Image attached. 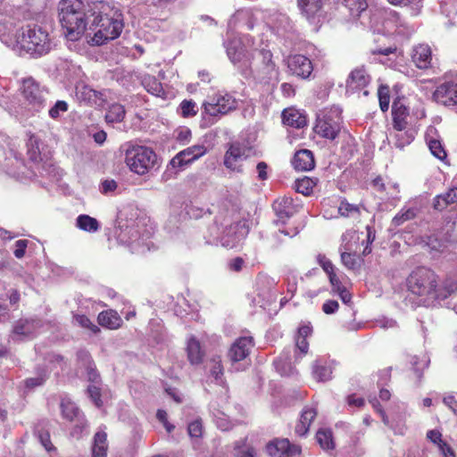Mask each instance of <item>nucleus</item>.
I'll return each instance as SVG.
<instances>
[{
    "label": "nucleus",
    "mask_w": 457,
    "mask_h": 457,
    "mask_svg": "<svg viewBox=\"0 0 457 457\" xmlns=\"http://www.w3.org/2000/svg\"><path fill=\"white\" fill-rule=\"evenodd\" d=\"M407 287L419 297L420 303L434 305L457 293V277L447 276L439 280L434 270L418 267L407 278Z\"/></svg>",
    "instance_id": "nucleus-1"
},
{
    "label": "nucleus",
    "mask_w": 457,
    "mask_h": 457,
    "mask_svg": "<svg viewBox=\"0 0 457 457\" xmlns=\"http://www.w3.org/2000/svg\"><path fill=\"white\" fill-rule=\"evenodd\" d=\"M95 30L91 41L102 46L120 37L124 28L123 16L120 9L100 1L87 4V24Z\"/></svg>",
    "instance_id": "nucleus-2"
},
{
    "label": "nucleus",
    "mask_w": 457,
    "mask_h": 457,
    "mask_svg": "<svg viewBox=\"0 0 457 457\" xmlns=\"http://www.w3.org/2000/svg\"><path fill=\"white\" fill-rule=\"evenodd\" d=\"M86 9L82 0H61L59 20L70 41L79 40L86 31Z\"/></svg>",
    "instance_id": "nucleus-3"
},
{
    "label": "nucleus",
    "mask_w": 457,
    "mask_h": 457,
    "mask_svg": "<svg viewBox=\"0 0 457 457\" xmlns=\"http://www.w3.org/2000/svg\"><path fill=\"white\" fill-rule=\"evenodd\" d=\"M16 46L34 58L41 57L52 49V40L46 29L33 24L16 33Z\"/></svg>",
    "instance_id": "nucleus-4"
},
{
    "label": "nucleus",
    "mask_w": 457,
    "mask_h": 457,
    "mask_svg": "<svg viewBox=\"0 0 457 457\" xmlns=\"http://www.w3.org/2000/svg\"><path fill=\"white\" fill-rule=\"evenodd\" d=\"M254 61L255 63L251 66V73L258 83L271 86L278 83L279 71L272 61V53L270 50L257 51Z\"/></svg>",
    "instance_id": "nucleus-5"
},
{
    "label": "nucleus",
    "mask_w": 457,
    "mask_h": 457,
    "mask_svg": "<svg viewBox=\"0 0 457 457\" xmlns=\"http://www.w3.org/2000/svg\"><path fill=\"white\" fill-rule=\"evenodd\" d=\"M18 140L6 137L0 146V168L9 176L19 178L24 174L25 163L18 151Z\"/></svg>",
    "instance_id": "nucleus-6"
},
{
    "label": "nucleus",
    "mask_w": 457,
    "mask_h": 457,
    "mask_svg": "<svg viewBox=\"0 0 457 457\" xmlns=\"http://www.w3.org/2000/svg\"><path fill=\"white\" fill-rule=\"evenodd\" d=\"M342 128V110L338 106H332L318 114L314 131L321 137L334 140L341 132Z\"/></svg>",
    "instance_id": "nucleus-7"
},
{
    "label": "nucleus",
    "mask_w": 457,
    "mask_h": 457,
    "mask_svg": "<svg viewBox=\"0 0 457 457\" xmlns=\"http://www.w3.org/2000/svg\"><path fill=\"white\" fill-rule=\"evenodd\" d=\"M454 222L448 221L439 230L426 235L420 238L423 248L430 252L444 253L449 247L457 243V237L453 233Z\"/></svg>",
    "instance_id": "nucleus-8"
},
{
    "label": "nucleus",
    "mask_w": 457,
    "mask_h": 457,
    "mask_svg": "<svg viewBox=\"0 0 457 457\" xmlns=\"http://www.w3.org/2000/svg\"><path fill=\"white\" fill-rule=\"evenodd\" d=\"M139 227L140 221L134 220H124L122 214L118 216L115 236L120 244L130 246L132 253L141 252V248L145 245L144 238L140 235Z\"/></svg>",
    "instance_id": "nucleus-9"
},
{
    "label": "nucleus",
    "mask_w": 457,
    "mask_h": 457,
    "mask_svg": "<svg viewBox=\"0 0 457 457\" xmlns=\"http://www.w3.org/2000/svg\"><path fill=\"white\" fill-rule=\"evenodd\" d=\"M157 162L155 153L146 146H133L126 152V163L129 169L139 175H144L154 168Z\"/></svg>",
    "instance_id": "nucleus-10"
},
{
    "label": "nucleus",
    "mask_w": 457,
    "mask_h": 457,
    "mask_svg": "<svg viewBox=\"0 0 457 457\" xmlns=\"http://www.w3.org/2000/svg\"><path fill=\"white\" fill-rule=\"evenodd\" d=\"M209 230L213 240L219 241L222 246L229 249L238 246L247 234L245 228L241 223H232L227 226L221 233L219 232L220 228L217 224L211 226Z\"/></svg>",
    "instance_id": "nucleus-11"
},
{
    "label": "nucleus",
    "mask_w": 457,
    "mask_h": 457,
    "mask_svg": "<svg viewBox=\"0 0 457 457\" xmlns=\"http://www.w3.org/2000/svg\"><path fill=\"white\" fill-rule=\"evenodd\" d=\"M21 90L30 110L39 112L46 106L48 91L41 87L33 78L24 79Z\"/></svg>",
    "instance_id": "nucleus-12"
},
{
    "label": "nucleus",
    "mask_w": 457,
    "mask_h": 457,
    "mask_svg": "<svg viewBox=\"0 0 457 457\" xmlns=\"http://www.w3.org/2000/svg\"><path fill=\"white\" fill-rule=\"evenodd\" d=\"M237 107V99L226 92H219L204 102L203 108L210 116L225 115Z\"/></svg>",
    "instance_id": "nucleus-13"
},
{
    "label": "nucleus",
    "mask_w": 457,
    "mask_h": 457,
    "mask_svg": "<svg viewBox=\"0 0 457 457\" xmlns=\"http://www.w3.org/2000/svg\"><path fill=\"white\" fill-rule=\"evenodd\" d=\"M87 381L92 385L87 386V395L90 400L97 408L104 406L110 398V392L102 384L100 375L96 370L93 361L87 359Z\"/></svg>",
    "instance_id": "nucleus-14"
},
{
    "label": "nucleus",
    "mask_w": 457,
    "mask_h": 457,
    "mask_svg": "<svg viewBox=\"0 0 457 457\" xmlns=\"http://www.w3.org/2000/svg\"><path fill=\"white\" fill-rule=\"evenodd\" d=\"M251 149L239 142L230 144L224 157V164L228 169L240 171V163L250 154Z\"/></svg>",
    "instance_id": "nucleus-15"
},
{
    "label": "nucleus",
    "mask_w": 457,
    "mask_h": 457,
    "mask_svg": "<svg viewBox=\"0 0 457 457\" xmlns=\"http://www.w3.org/2000/svg\"><path fill=\"white\" fill-rule=\"evenodd\" d=\"M207 148L203 144L194 145L178 153L170 162L171 168H182L204 155Z\"/></svg>",
    "instance_id": "nucleus-16"
},
{
    "label": "nucleus",
    "mask_w": 457,
    "mask_h": 457,
    "mask_svg": "<svg viewBox=\"0 0 457 457\" xmlns=\"http://www.w3.org/2000/svg\"><path fill=\"white\" fill-rule=\"evenodd\" d=\"M266 450L270 457H294L301 453V447L291 444L288 439H275L270 442Z\"/></svg>",
    "instance_id": "nucleus-17"
},
{
    "label": "nucleus",
    "mask_w": 457,
    "mask_h": 457,
    "mask_svg": "<svg viewBox=\"0 0 457 457\" xmlns=\"http://www.w3.org/2000/svg\"><path fill=\"white\" fill-rule=\"evenodd\" d=\"M41 321L37 319H21L17 320L12 331V339L22 341L32 337L41 327Z\"/></svg>",
    "instance_id": "nucleus-18"
},
{
    "label": "nucleus",
    "mask_w": 457,
    "mask_h": 457,
    "mask_svg": "<svg viewBox=\"0 0 457 457\" xmlns=\"http://www.w3.org/2000/svg\"><path fill=\"white\" fill-rule=\"evenodd\" d=\"M435 101L445 106L457 104V83L447 81L439 85L433 94Z\"/></svg>",
    "instance_id": "nucleus-19"
},
{
    "label": "nucleus",
    "mask_w": 457,
    "mask_h": 457,
    "mask_svg": "<svg viewBox=\"0 0 457 457\" xmlns=\"http://www.w3.org/2000/svg\"><path fill=\"white\" fill-rule=\"evenodd\" d=\"M287 68L293 75L302 79L309 78L313 70L310 59L302 54L289 56Z\"/></svg>",
    "instance_id": "nucleus-20"
},
{
    "label": "nucleus",
    "mask_w": 457,
    "mask_h": 457,
    "mask_svg": "<svg viewBox=\"0 0 457 457\" xmlns=\"http://www.w3.org/2000/svg\"><path fill=\"white\" fill-rule=\"evenodd\" d=\"M371 81V77L363 65L353 69L345 83L347 92H354L365 88Z\"/></svg>",
    "instance_id": "nucleus-21"
},
{
    "label": "nucleus",
    "mask_w": 457,
    "mask_h": 457,
    "mask_svg": "<svg viewBox=\"0 0 457 457\" xmlns=\"http://www.w3.org/2000/svg\"><path fill=\"white\" fill-rule=\"evenodd\" d=\"M253 346L252 337H242L231 345L228 356L232 363L245 360Z\"/></svg>",
    "instance_id": "nucleus-22"
},
{
    "label": "nucleus",
    "mask_w": 457,
    "mask_h": 457,
    "mask_svg": "<svg viewBox=\"0 0 457 457\" xmlns=\"http://www.w3.org/2000/svg\"><path fill=\"white\" fill-rule=\"evenodd\" d=\"M385 28L386 34H405L413 31L395 11H385Z\"/></svg>",
    "instance_id": "nucleus-23"
},
{
    "label": "nucleus",
    "mask_w": 457,
    "mask_h": 457,
    "mask_svg": "<svg viewBox=\"0 0 457 457\" xmlns=\"http://www.w3.org/2000/svg\"><path fill=\"white\" fill-rule=\"evenodd\" d=\"M392 115L395 130H403L407 129L409 123L407 119L410 117V110L402 100L397 99L394 101Z\"/></svg>",
    "instance_id": "nucleus-24"
},
{
    "label": "nucleus",
    "mask_w": 457,
    "mask_h": 457,
    "mask_svg": "<svg viewBox=\"0 0 457 457\" xmlns=\"http://www.w3.org/2000/svg\"><path fill=\"white\" fill-rule=\"evenodd\" d=\"M272 207L278 217L276 223L279 221L284 224L286 220L291 218L296 212L293 204V199L287 196L277 199L273 203Z\"/></svg>",
    "instance_id": "nucleus-25"
},
{
    "label": "nucleus",
    "mask_w": 457,
    "mask_h": 457,
    "mask_svg": "<svg viewBox=\"0 0 457 457\" xmlns=\"http://www.w3.org/2000/svg\"><path fill=\"white\" fill-rule=\"evenodd\" d=\"M292 164L297 170L306 171L314 168L315 162L312 151L303 149L295 153Z\"/></svg>",
    "instance_id": "nucleus-26"
},
{
    "label": "nucleus",
    "mask_w": 457,
    "mask_h": 457,
    "mask_svg": "<svg viewBox=\"0 0 457 457\" xmlns=\"http://www.w3.org/2000/svg\"><path fill=\"white\" fill-rule=\"evenodd\" d=\"M367 17L369 19V28L378 34H386L385 28V11H376L371 13V11L367 10V14H363L361 19Z\"/></svg>",
    "instance_id": "nucleus-27"
},
{
    "label": "nucleus",
    "mask_w": 457,
    "mask_h": 457,
    "mask_svg": "<svg viewBox=\"0 0 457 457\" xmlns=\"http://www.w3.org/2000/svg\"><path fill=\"white\" fill-rule=\"evenodd\" d=\"M282 121L285 125L296 129L303 128L307 124L306 117L294 109H286L283 111Z\"/></svg>",
    "instance_id": "nucleus-28"
},
{
    "label": "nucleus",
    "mask_w": 457,
    "mask_h": 457,
    "mask_svg": "<svg viewBox=\"0 0 457 457\" xmlns=\"http://www.w3.org/2000/svg\"><path fill=\"white\" fill-rule=\"evenodd\" d=\"M412 61L419 69H427L431 61V50L428 46L420 45L414 48Z\"/></svg>",
    "instance_id": "nucleus-29"
},
{
    "label": "nucleus",
    "mask_w": 457,
    "mask_h": 457,
    "mask_svg": "<svg viewBox=\"0 0 457 457\" xmlns=\"http://www.w3.org/2000/svg\"><path fill=\"white\" fill-rule=\"evenodd\" d=\"M97 320L101 326L110 329L120 328L122 322L118 312L112 310L100 312L97 317Z\"/></svg>",
    "instance_id": "nucleus-30"
},
{
    "label": "nucleus",
    "mask_w": 457,
    "mask_h": 457,
    "mask_svg": "<svg viewBox=\"0 0 457 457\" xmlns=\"http://www.w3.org/2000/svg\"><path fill=\"white\" fill-rule=\"evenodd\" d=\"M107 450V435L104 431H98L94 436L92 457H106Z\"/></svg>",
    "instance_id": "nucleus-31"
},
{
    "label": "nucleus",
    "mask_w": 457,
    "mask_h": 457,
    "mask_svg": "<svg viewBox=\"0 0 457 457\" xmlns=\"http://www.w3.org/2000/svg\"><path fill=\"white\" fill-rule=\"evenodd\" d=\"M187 358L191 364H199L203 361L204 352L200 342L195 337H191L187 345Z\"/></svg>",
    "instance_id": "nucleus-32"
},
{
    "label": "nucleus",
    "mask_w": 457,
    "mask_h": 457,
    "mask_svg": "<svg viewBox=\"0 0 457 457\" xmlns=\"http://www.w3.org/2000/svg\"><path fill=\"white\" fill-rule=\"evenodd\" d=\"M457 203V187H452L447 192L437 195L434 199V208L443 211L449 204Z\"/></svg>",
    "instance_id": "nucleus-33"
},
{
    "label": "nucleus",
    "mask_w": 457,
    "mask_h": 457,
    "mask_svg": "<svg viewBox=\"0 0 457 457\" xmlns=\"http://www.w3.org/2000/svg\"><path fill=\"white\" fill-rule=\"evenodd\" d=\"M342 4L348 9L349 13L353 17L361 18L363 14H367L368 3L367 0H340Z\"/></svg>",
    "instance_id": "nucleus-34"
},
{
    "label": "nucleus",
    "mask_w": 457,
    "mask_h": 457,
    "mask_svg": "<svg viewBox=\"0 0 457 457\" xmlns=\"http://www.w3.org/2000/svg\"><path fill=\"white\" fill-rule=\"evenodd\" d=\"M227 54L233 63L240 62L245 57V51L237 40H231L228 43Z\"/></svg>",
    "instance_id": "nucleus-35"
},
{
    "label": "nucleus",
    "mask_w": 457,
    "mask_h": 457,
    "mask_svg": "<svg viewBox=\"0 0 457 457\" xmlns=\"http://www.w3.org/2000/svg\"><path fill=\"white\" fill-rule=\"evenodd\" d=\"M332 369L330 366L317 360L312 366V375L317 381H328L331 378Z\"/></svg>",
    "instance_id": "nucleus-36"
},
{
    "label": "nucleus",
    "mask_w": 457,
    "mask_h": 457,
    "mask_svg": "<svg viewBox=\"0 0 457 457\" xmlns=\"http://www.w3.org/2000/svg\"><path fill=\"white\" fill-rule=\"evenodd\" d=\"M60 407L62 417L70 421H73L80 413L76 403L70 399H62Z\"/></svg>",
    "instance_id": "nucleus-37"
},
{
    "label": "nucleus",
    "mask_w": 457,
    "mask_h": 457,
    "mask_svg": "<svg viewBox=\"0 0 457 457\" xmlns=\"http://www.w3.org/2000/svg\"><path fill=\"white\" fill-rule=\"evenodd\" d=\"M394 137V145L395 147L403 149L405 145H410L413 141L415 137V131L413 129H406L403 130H396Z\"/></svg>",
    "instance_id": "nucleus-38"
},
{
    "label": "nucleus",
    "mask_w": 457,
    "mask_h": 457,
    "mask_svg": "<svg viewBox=\"0 0 457 457\" xmlns=\"http://www.w3.org/2000/svg\"><path fill=\"white\" fill-rule=\"evenodd\" d=\"M142 85L150 94L159 96L163 93L162 83L154 76L146 75L142 79Z\"/></svg>",
    "instance_id": "nucleus-39"
},
{
    "label": "nucleus",
    "mask_w": 457,
    "mask_h": 457,
    "mask_svg": "<svg viewBox=\"0 0 457 457\" xmlns=\"http://www.w3.org/2000/svg\"><path fill=\"white\" fill-rule=\"evenodd\" d=\"M124 106L120 104H112L107 113L105 114V120L107 123L121 122L125 117Z\"/></svg>",
    "instance_id": "nucleus-40"
},
{
    "label": "nucleus",
    "mask_w": 457,
    "mask_h": 457,
    "mask_svg": "<svg viewBox=\"0 0 457 457\" xmlns=\"http://www.w3.org/2000/svg\"><path fill=\"white\" fill-rule=\"evenodd\" d=\"M298 5L308 17H312L320 11L323 0H298Z\"/></svg>",
    "instance_id": "nucleus-41"
},
{
    "label": "nucleus",
    "mask_w": 457,
    "mask_h": 457,
    "mask_svg": "<svg viewBox=\"0 0 457 457\" xmlns=\"http://www.w3.org/2000/svg\"><path fill=\"white\" fill-rule=\"evenodd\" d=\"M345 252L341 253V261L343 264L349 270H358L361 263L362 259L354 253H347L348 247L345 246Z\"/></svg>",
    "instance_id": "nucleus-42"
},
{
    "label": "nucleus",
    "mask_w": 457,
    "mask_h": 457,
    "mask_svg": "<svg viewBox=\"0 0 457 457\" xmlns=\"http://www.w3.org/2000/svg\"><path fill=\"white\" fill-rule=\"evenodd\" d=\"M316 439L320 447L324 450L334 449L332 432L330 429L320 428L316 434Z\"/></svg>",
    "instance_id": "nucleus-43"
},
{
    "label": "nucleus",
    "mask_w": 457,
    "mask_h": 457,
    "mask_svg": "<svg viewBox=\"0 0 457 457\" xmlns=\"http://www.w3.org/2000/svg\"><path fill=\"white\" fill-rule=\"evenodd\" d=\"M210 410L216 420L217 426L221 430H228L229 428V425L225 418L226 414L223 411L220 410L218 403L215 401L211 402Z\"/></svg>",
    "instance_id": "nucleus-44"
},
{
    "label": "nucleus",
    "mask_w": 457,
    "mask_h": 457,
    "mask_svg": "<svg viewBox=\"0 0 457 457\" xmlns=\"http://www.w3.org/2000/svg\"><path fill=\"white\" fill-rule=\"evenodd\" d=\"M233 19L238 22H242L247 29H252L254 27L253 15L249 9L238 10L234 14Z\"/></svg>",
    "instance_id": "nucleus-45"
},
{
    "label": "nucleus",
    "mask_w": 457,
    "mask_h": 457,
    "mask_svg": "<svg viewBox=\"0 0 457 457\" xmlns=\"http://www.w3.org/2000/svg\"><path fill=\"white\" fill-rule=\"evenodd\" d=\"M316 185V180L310 179L308 177H303V179H299L295 180V188L296 192L301 193L304 195H309Z\"/></svg>",
    "instance_id": "nucleus-46"
},
{
    "label": "nucleus",
    "mask_w": 457,
    "mask_h": 457,
    "mask_svg": "<svg viewBox=\"0 0 457 457\" xmlns=\"http://www.w3.org/2000/svg\"><path fill=\"white\" fill-rule=\"evenodd\" d=\"M28 154L32 162L41 161V154L39 149L38 139L34 136L30 135L27 143Z\"/></svg>",
    "instance_id": "nucleus-47"
},
{
    "label": "nucleus",
    "mask_w": 457,
    "mask_h": 457,
    "mask_svg": "<svg viewBox=\"0 0 457 457\" xmlns=\"http://www.w3.org/2000/svg\"><path fill=\"white\" fill-rule=\"evenodd\" d=\"M106 99L101 92L94 89L87 90V105L94 106L96 109H100L104 106Z\"/></svg>",
    "instance_id": "nucleus-48"
},
{
    "label": "nucleus",
    "mask_w": 457,
    "mask_h": 457,
    "mask_svg": "<svg viewBox=\"0 0 457 457\" xmlns=\"http://www.w3.org/2000/svg\"><path fill=\"white\" fill-rule=\"evenodd\" d=\"M415 216H416V211L412 208L402 210L399 213H397L394 217V219L392 220V224L395 227L401 226L403 223L413 219Z\"/></svg>",
    "instance_id": "nucleus-49"
},
{
    "label": "nucleus",
    "mask_w": 457,
    "mask_h": 457,
    "mask_svg": "<svg viewBox=\"0 0 457 457\" xmlns=\"http://www.w3.org/2000/svg\"><path fill=\"white\" fill-rule=\"evenodd\" d=\"M211 376L214 378V381L218 385H221L223 383L221 377L223 375V368L221 365L220 359L213 358L212 360V367L210 369Z\"/></svg>",
    "instance_id": "nucleus-50"
},
{
    "label": "nucleus",
    "mask_w": 457,
    "mask_h": 457,
    "mask_svg": "<svg viewBox=\"0 0 457 457\" xmlns=\"http://www.w3.org/2000/svg\"><path fill=\"white\" fill-rule=\"evenodd\" d=\"M428 145L431 154L435 157L438 158L439 160H444L446 158V152L439 140L430 139Z\"/></svg>",
    "instance_id": "nucleus-51"
},
{
    "label": "nucleus",
    "mask_w": 457,
    "mask_h": 457,
    "mask_svg": "<svg viewBox=\"0 0 457 457\" xmlns=\"http://www.w3.org/2000/svg\"><path fill=\"white\" fill-rule=\"evenodd\" d=\"M378 95L381 111L386 112L390 102L389 87L387 86H380L378 90Z\"/></svg>",
    "instance_id": "nucleus-52"
},
{
    "label": "nucleus",
    "mask_w": 457,
    "mask_h": 457,
    "mask_svg": "<svg viewBox=\"0 0 457 457\" xmlns=\"http://www.w3.org/2000/svg\"><path fill=\"white\" fill-rule=\"evenodd\" d=\"M68 104L65 101L58 100L56 103L49 109L48 114L49 116L56 120L58 119L61 114L66 112L68 111Z\"/></svg>",
    "instance_id": "nucleus-53"
},
{
    "label": "nucleus",
    "mask_w": 457,
    "mask_h": 457,
    "mask_svg": "<svg viewBox=\"0 0 457 457\" xmlns=\"http://www.w3.org/2000/svg\"><path fill=\"white\" fill-rule=\"evenodd\" d=\"M181 115L185 118L196 114V104L193 100H183L179 105Z\"/></svg>",
    "instance_id": "nucleus-54"
},
{
    "label": "nucleus",
    "mask_w": 457,
    "mask_h": 457,
    "mask_svg": "<svg viewBox=\"0 0 457 457\" xmlns=\"http://www.w3.org/2000/svg\"><path fill=\"white\" fill-rule=\"evenodd\" d=\"M36 433L39 442L48 453L56 451V448L51 443L50 435L47 431L37 430Z\"/></svg>",
    "instance_id": "nucleus-55"
},
{
    "label": "nucleus",
    "mask_w": 457,
    "mask_h": 457,
    "mask_svg": "<svg viewBox=\"0 0 457 457\" xmlns=\"http://www.w3.org/2000/svg\"><path fill=\"white\" fill-rule=\"evenodd\" d=\"M358 212L359 208L356 205L351 204L345 201H342L338 207V212L341 216L344 217H349L353 213H357Z\"/></svg>",
    "instance_id": "nucleus-56"
},
{
    "label": "nucleus",
    "mask_w": 457,
    "mask_h": 457,
    "mask_svg": "<svg viewBox=\"0 0 457 457\" xmlns=\"http://www.w3.org/2000/svg\"><path fill=\"white\" fill-rule=\"evenodd\" d=\"M188 434L191 437H200L203 433V425L200 420H195L188 424Z\"/></svg>",
    "instance_id": "nucleus-57"
},
{
    "label": "nucleus",
    "mask_w": 457,
    "mask_h": 457,
    "mask_svg": "<svg viewBox=\"0 0 457 457\" xmlns=\"http://www.w3.org/2000/svg\"><path fill=\"white\" fill-rule=\"evenodd\" d=\"M317 415V411L313 408L306 407L303 410L301 413L300 420L305 423L307 426H311L312 420L315 419Z\"/></svg>",
    "instance_id": "nucleus-58"
},
{
    "label": "nucleus",
    "mask_w": 457,
    "mask_h": 457,
    "mask_svg": "<svg viewBox=\"0 0 457 457\" xmlns=\"http://www.w3.org/2000/svg\"><path fill=\"white\" fill-rule=\"evenodd\" d=\"M47 378V375L46 372L40 373L36 378H29L25 380V385L29 388H34L36 386H39L45 383Z\"/></svg>",
    "instance_id": "nucleus-59"
},
{
    "label": "nucleus",
    "mask_w": 457,
    "mask_h": 457,
    "mask_svg": "<svg viewBox=\"0 0 457 457\" xmlns=\"http://www.w3.org/2000/svg\"><path fill=\"white\" fill-rule=\"evenodd\" d=\"M28 243L29 241L26 239H20L15 242L13 254L16 258L21 259L24 256Z\"/></svg>",
    "instance_id": "nucleus-60"
},
{
    "label": "nucleus",
    "mask_w": 457,
    "mask_h": 457,
    "mask_svg": "<svg viewBox=\"0 0 457 457\" xmlns=\"http://www.w3.org/2000/svg\"><path fill=\"white\" fill-rule=\"evenodd\" d=\"M421 0H388L389 3H391L392 4H403L404 6H407V5H410V4H413L415 7L413 8L414 9V12H412L413 15H416L419 13L420 10V3Z\"/></svg>",
    "instance_id": "nucleus-61"
},
{
    "label": "nucleus",
    "mask_w": 457,
    "mask_h": 457,
    "mask_svg": "<svg viewBox=\"0 0 457 457\" xmlns=\"http://www.w3.org/2000/svg\"><path fill=\"white\" fill-rule=\"evenodd\" d=\"M318 261H319V263L320 264V266L322 267V269L324 270V271L328 275H330L331 273L335 272L334 265L328 259L326 258L325 255L320 254L318 256Z\"/></svg>",
    "instance_id": "nucleus-62"
},
{
    "label": "nucleus",
    "mask_w": 457,
    "mask_h": 457,
    "mask_svg": "<svg viewBox=\"0 0 457 457\" xmlns=\"http://www.w3.org/2000/svg\"><path fill=\"white\" fill-rule=\"evenodd\" d=\"M87 135L92 136L95 142L102 145L106 140V132L104 130L94 131V129H87Z\"/></svg>",
    "instance_id": "nucleus-63"
},
{
    "label": "nucleus",
    "mask_w": 457,
    "mask_h": 457,
    "mask_svg": "<svg viewBox=\"0 0 457 457\" xmlns=\"http://www.w3.org/2000/svg\"><path fill=\"white\" fill-rule=\"evenodd\" d=\"M235 448L237 450V457H255L256 455V451L252 446H249L246 449L240 450L239 442L236 443Z\"/></svg>",
    "instance_id": "nucleus-64"
}]
</instances>
